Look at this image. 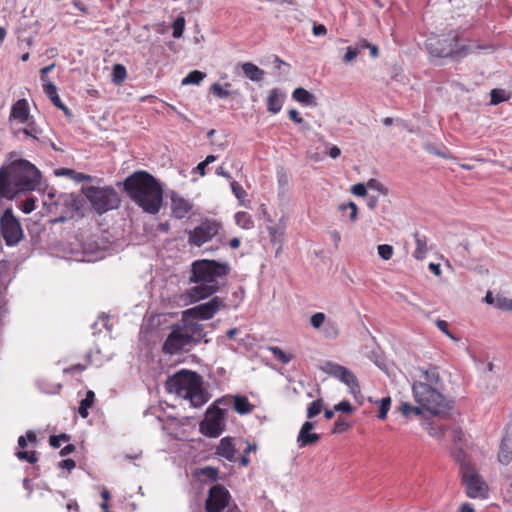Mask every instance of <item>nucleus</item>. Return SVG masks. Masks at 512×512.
<instances>
[{
    "label": "nucleus",
    "instance_id": "48",
    "mask_svg": "<svg viewBox=\"0 0 512 512\" xmlns=\"http://www.w3.org/2000/svg\"><path fill=\"white\" fill-rule=\"evenodd\" d=\"M348 428L349 424L343 418H338L334 423L333 433H342Z\"/></svg>",
    "mask_w": 512,
    "mask_h": 512
},
{
    "label": "nucleus",
    "instance_id": "22",
    "mask_svg": "<svg viewBox=\"0 0 512 512\" xmlns=\"http://www.w3.org/2000/svg\"><path fill=\"white\" fill-rule=\"evenodd\" d=\"M413 236H414L416 247H415L414 251L412 252V256L416 260L422 261L426 258L427 254L430 250V247L428 245L429 239L426 235H423L419 232H415Z\"/></svg>",
    "mask_w": 512,
    "mask_h": 512
},
{
    "label": "nucleus",
    "instance_id": "49",
    "mask_svg": "<svg viewBox=\"0 0 512 512\" xmlns=\"http://www.w3.org/2000/svg\"><path fill=\"white\" fill-rule=\"evenodd\" d=\"M201 474L210 480H216L218 477V470L213 467H204L201 469Z\"/></svg>",
    "mask_w": 512,
    "mask_h": 512
},
{
    "label": "nucleus",
    "instance_id": "10",
    "mask_svg": "<svg viewBox=\"0 0 512 512\" xmlns=\"http://www.w3.org/2000/svg\"><path fill=\"white\" fill-rule=\"evenodd\" d=\"M225 429V410L212 406L207 409L204 420L200 423V431L207 437H218Z\"/></svg>",
    "mask_w": 512,
    "mask_h": 512
},
{
    "label": "nucleus",
    "instance_id": "20",
    "mask_svg": "<svg viewBox=\"0 0 512 512\" xmlns=\"http://www.w3.org/2000/svg\"><path fill=\"white\" fill-rule=\"evenodd\" d=\"M10 121L17 120L20 123H26L29 120V106L25 99L16 101L11 108Z\"/></svg>",
    "mask_w": 512,
    "mask_h": 512
},
{
    "label": "nucleus",
    "instance_id": "34",
    "mask_svg": "<svg viewBox=\"0 0 512 512\" xmlns=\"http://www.w3.org/2000/svg\"><path fill=\"white\" fill-rule=\"evenodd\" d=\"M454 456H455L456 461L460 465L461 475L463 474L464 470H466V468L467 469H472L473 468L471 463H470V460H469L468 456L462 450V448L457 449V451H455V455Z\"/></svg>",
    "mask_w": 512,
    "mask_h": 512
},
{
    "label": "nucleus",
    "instance_id": "29",
    "mask_svg": "<svg viewBox=\"0 0 512 512\" xmlns=\"http://www.w3.org/2000/svg\"><path fill=\"white\" fill-rule=\"evenodd\" d=\"M322 333L326 339H336L340 334L338 323L334 320L328 319L322 328Z\"/></svg>",
    "mask_w": 512,
    "mask_h": 512
},
{
    "label": "nucleus",
    "instance_id": "15",
    "mask_svg": "<svg viewBox=\"0 0 512 512\" xmlns=\"http://www.w3.org/2000/svg\"><path fill=\"white\" fill-rule=\"evenodd\" d=\"M27 441L29 443H31L32 445L36 444L37 438H36V434L34 431L29 430L26 432L25 436H20L18 438V447L21 450H18L15 453V455L21 461H26L30 464H34L37 462L38 458H37L36 452L34 450H32V451L25 450V448L27 447Z\"/></svg>",
    "mask_w": 512,
    "mask_h": 512
},
{
    "label": "nucleus",
    "instance_id": "47",
    "mask_svg": "<svg viewBox=\"0 0 512 512\" xmlns=\"http://www.w3.org/2000/svg\"><path fill=\"white\" fill-rule=\"evenodd\" d=\"M367 189L374 190L378 193L386 194L387 191L384 186L376 179H370L367 184Z\"/></svg>",
    "mask_w": 512,
    "mask_h": 512
},
{
    "label": "nucleus",
    "instance_id": "60",
    "mask_svg": "<svg viewBox=\"0 0 512 512\" xmlns=\"http://www.w3.org/2000/svg\"><path fill=\"white\" fill-rule=\"evenodd\" d=\"M312 31L315 36H324L327 33V29L323 24H314Z\"/></svg>",
    "mask_w": 512,
    "mask_h": 512
},
{
    "label": "nucleus",
    "instance_id": "37",
    "mask_svg": "<svg viewBox=\"0 0 512 512\" xmlns=\"http://www.w3.org/2000/svg\"><path fill=\"white\" fill-rule=\"evenodd\" d=\"M401 413L405 416V417H409L411 414H414L416 416H419L422 414V409L421 407L419 406H414L408 402H403L401 403L400 407H399Z\"/></svg>",
    "mask_w": 512,
    "mask_h": 512
},
{
    "label": "nucleus",
    "instance_id": "12",
    "mask_svg": "<svg viewBox=\"0 0 512 512\" xmlns=\"http://www.w3.org/2000/svg\"><path fill=\"white\" fill-rule=\"evenodd\" d=\"M220 224L213 220L201 222L197 227L189 232L188 241L190 244L200 247L210 241L219 232Z\"/></svg>",
    "mask_w": 512,
    "mask_h": 512
},
{
    "label": "nucleus",
    "instance_id": "33",
    "mask_svg": "<svg viewBox=\"0 0 512 512\" xmlns=\"http://www.w3.org/2000/svg\"><path fill=\"white\" fill-rule=\"evenodd\" d=\"M127 77V71L124 65L115 64L112 68V81L115 84L122 83Z\"/></svg>",
    "mask_w": 512,
    "mask_h": 512
},
{
    "label": "nucleus",
    "instance_id": "3",
    "mask_svg": "<svg viewBox=\"0 0 512 512\" xmlns=\"http://www.w3.org/2000/svg\"><path fill=\"white\" fill-rule=\"evenodd\" d=\"M205 336L204 325L190 323L181 315L180 320L170 326L162 350L169 355L188 352L201 343Z\"/></svg>",
    "mask_w": 512,
    "mask_h": 512
},
{
    "label": "nucleus",
    "instance_id": "27",
    "mask_svg": "<svg viewBox=\"0 0 512 512\" xmlns=\"http://www.w3.org/2000/svg\"><path fill=\"white\" fill-rule=\"evenodd\" d=\"M244 75L251 81L259 82L264 77V71L253 63L247 62L242 65Z\"/></svg>",
    "mask_w": 512,
    "mask_h": 512
},
{
    "label": "nucleus",
    "instance_id": "38",
    "mask_svg": "<svg viewBox=\"0 0 512 512\" xmlns=\"http://www.w3.org/2000/svg\"><path fill=\"white\" fill-rule=\"evenodd\" d=\"M173 32L172 35L174 38H180L183 35L185 28V18L182 15H179L173 22L172 25Z\"/></svg>",
    "mask_w": 512,
    "mask_h": 512
},
{
    "label": "nucleus",
    "instance_id": "36",
    "mask_svg": "<svg viewBox=\"0 0 512 512\" xmlns=\"http://www.w3.org/2000/svg\"><path fill=\"white\" fill-rule=\"evenodd\" d=\"M268 350L274 355V357L282 364H288L292 360V355L284 352L277 346H269Z\"/></svg>",
    "mask_w": 512,
    "mask_h": 512
},
{
    "label": "nucleus",
    "instance_id": "6",
    "mask_svg": "<svg viewBox=\"0 0 512 512\" xmlns=\"http://www.w3.org/2000/svg\"><path fill=\"white\" fill-rule=\"evenodd\" d=\"M82 193L99 215L117 209L120 205L119 194L112 187L88 186L82 188Z\"/></svg>",
    "mask_w": 512,
    "mask_h": 512
},
{
    "label": "nucleus",
    "instance_id": "43",
    "mask_svg": "<svg viewBox=\"0 0 512 512\" xmlns=\"http://www.w3.org/2000/svg\"><path fill=\"white\" fill-rule=\"evenodd\" d=\"M377 251H378V255L383 260H390L394 253L393 246H391L389 244L378 245Z\"/></svg>",
    "mask_w": 512,
    "mask_h": 512
},
{
    "label": "nucleus",
    "instance_id": "55",
    "mask_svg": "<svg viewBox=\"0 0 512 512\" xmlns=\"http://www.w3.org/2000/svg\"><path fill=\"white\" fill-rule=\"evenodd\" d=\"M424 149L430 154H434L441 157H446L445 153L441 152L440 149H438L434 144L432 143H425Z\"/></svg>",
    "mask_w": 512,
    "mask_h": 512
},
{
    "label": "nucleus",
    "instance_id": "56",
    "mask_svg": "<svg viewBox=\"0 0 512 512\" xmlns=\"http://www.w3.org/2000/svg\"><path fill=\"white\" fill-rule=\"evenodd\" d=\"M55 67V64H51V65H48L46 67H43L41 70H40V73H41V76H40V79L42 81L43 84L45 83H52L51 81H49L48 77H47V74L49 72H51L53 70V68Z\"/></svg>",
    "mask_w": 512,
    "mask_h": 512
},
{
    "label": "nucleus",
    "instance_id": "4",
    "mask_svg": "<svg viewBox=\"0 0 512 512\" xmlns=\"http://www.w3.org/2000/svg\"><path fill=\"white\" fill-rule=\"evenodd\" d=\"M166 389L190 401L193 407H200L208 401L202 388V378L194 371L181 370L169 377Z\"/></svg>",
    "mask_w": 512,
    "mask_h": 512
},
{
    "label": "nucleus",
    "instance_id": "45",
    "mask_svg": "<svg viewBox=\"0 0 512 512\" xmlns=\"http://www.w3.org/2000/svg\"><path fill=\"white\" fill-rule=\"evenodd\" d=\"M490 96V103L492 105H498L499 103L506 100L505 92L503 90L493 89L491 90Z\"/></svg>",
    "mask_w": 512,
    "mask_h": 512
},
{
    "label": "nucleus",
    "instance_id": "63",
    "mask_svg": "<svg viewBox=\"0 0 512 512\" xmlns=\"http://www.w3.org/2000/svg\"><path fill=\"white\" fill-rule=\"evenodd\" d=\"M362 47L368 48L370 50V55L373 58H376L378 56V48L374 44H371V43H369V42L364 40L363 43H362Z\"/></svg>",
    "mask_w": 512,
    "mask_h": 512
},
{
    "label": "nucleus",
    "instance_id": "30",
    "mask_svg": "<svg viewBox=\"0 0 512 512\" xmlns=\"http://www.w3.org/2000/svg\"><path fill=\"white\" fill-rule=\"evenodd\" d=\"M95 400V394L93 391L89 390L86 393V397L81 400L80 406L78 409V413L82 418H87L89 413L88 409L91 408Z\"/></svg>",
    "mask_w": 512,
    "mask_h": 512
},
{
    "label": "nucleus",
    "instance_id": "28",
    "mask_svg": "<svg viewBox=\"0 0 512 512\" xmlns=\"http://www.w3.org/2000/svg\"><path fill=\"white\" fill-rule=\"evenodd\" d=\"M233 407L234 410L241 415L248 414L253 409V405L249 402L248 398L241 395L233 397Z\"/></svg>",
    "mask_w": 512,
    "mask_h": 512
},
{
    "label": "nucleus",
    "instance_id": "1",
    "mask_svg": "<svg viewBox=\"0 0 512 512\" xmlns=\"http://www.w3.org/2000/svg\"><path fill=\"white\" fill-rule=\"evenodd\" d=\"M230 266L227 262L201 259L191 265L189 281L195 286L186 292L190 302L196 303L204 300L220 289L219 279L228 275Z\"/></svg>",
    "mask_w": 512,
    "mask_h": 512
},
{
    "label": "nucleus",
    "instance_id": "18",
    "mask_svg": "<svg viewBox=\"0 0 512 512\" xmlns=\"http://www.w3.org/2000/svg\"><path fill=\"white\" fill-rule=\"evenodd\" d=\"M313 428L314 423L310 421H305L302 424V427L297 437V443L300 448L308 446L310 444H314L319 440V435L311 432Z\"/></svg>",
    "mask_w": 512,
    "mask_h": 512
},
{
    "label": "nucleus",
    "instance_id": "16",
    "mask_svg": "<svg viewBox=\"0 0 512 512\" xmlns=\"http://www.w3.org/2000/svg\"><path fill=\"white\" fill-rule=\"evenodd\" d=\"M215 453L220 458H223L229 462H236L238 460L236 455L237 443H234V440L231 437H224L217 445Z\"/></svg>",
    "mask_w": 512,
    "mask_h": 512
},
{
    "label": "nucleus",
    "instance_id": "52",
    "mask_svg": "<svg viewBox=\"0 0 512 512\" xmlns=\"http://www.w3.org/2000/svg\"><path fill=\"white\" fill-rule=\"evenodd\" d=\"M351 191L354 195L363 197L367 194V186L363 183H357L352 187Z\"/></svg>",
    "mask_w": 512,
    "mask_h": 512
},
{
    "label": "nucleus",
    "instance_id": "50",
    "mask_svg": "<svg viewBox=\"0 0 512 512\" xmlns=\"http://www.w3.org/2000/svg\"><path fill=\"white\" fill-rule=\"evenodd\" d=\"M334 410L338 412L352 413L353 407L348 401H341L334 406Z\"/></svg>",
    "mask_w": 512,
    "mask_h": 512
},
{
    "label": "nucleus",
    "instance_id": "14",
    "mask_svg": "<svg viewBox=\"0 0 512 512\" xmlns=\"http://www.w3.org/2000/svg\"><path fill=\"white\" fill-rule=\"evenodd\" d=\"M229 497L225 487L221 485L211 487L205 503L207 512H221L228 505Z\"/></svg>",
    "mask_w": 512,
    "mask_h": 512
},
{
    "label": "nucleus",
    "instance_id": "54",
    "mask_svg": "<svg viewBox=\"0 0 512 512\" xmlns=\"http://www.w3.org/2000/svg\"><path fill=\"white\" fill-rule=\"evenodd\" d=\"M452 437L455 444L465 441V433L460 428H454L452 430Z\"/></svg>",
    "mask_w": 512,
    "mask_h": 512
},
{
    "label": "nucleus",
    "instance_id": "32",
    "mask_svg": "<svg viewBox=\"0 0 512 512\" xmlns=\"http://www.w3.org/2000/svg\"><path fill=\"white\" fill-rule=\"evenodd\" d=\"M235 221L239 227L246 230H249L254 227V221L247 212H237L235 214Z\"/></svg>",
    "mask_w": 512,
    "mask_h": 512
},
{
    "label": "nucleus",
    "instance_id": "9",
    "mask_svg": "<svg viewBox=\"0 0 512 512\" xmlns=\"http://www.w3.org/2000/svg\"><path fill=\"white\" fill-rule=\"evenodd\" d=\"M0 233L8 246L17 245L23 237L20 222L11 208L5 209L0 218Z\"/></svg>",
    "mask_w": 512,
    "mask_h": 512
},
{
    "label": "nucleus",
    "instance_id": "23",
    "mask_svg": "<svg viewBox=\"0 0 512 512\" xmlns=\"http://www.w3.org/2000/svg\"><path fill=\"white\" fill-rule=\"evenodd\" d=\"M285 95L277 88L272 89L267 98L268 111L277 114L283 106Z\"/></svg>",
    "mask_w": 512,
    "mask_h": 512
},
{
    "label": "nucleus",
    "instance_id": "51",
    "mask_svg": "<svg viewBox=\"0 0 512 512\" xmlns=\"http://www.w3.org/2000/svg\"><path fill=\"white\" fill-rule=\"evenodd\" d=\"M68 436L66 434H61L59 436H51L49 439V443L54 448H59L61 446L62 441H67Z\"/></svg>",
    "mask_w": 512,
    "mask_h": 512
},
{
    "label": "nucleus",
    "instance_id": "25",
    "mask_svg": "<svg viewBox=\"0 0 512 512\" xmlns=\"http://www.w3.org/2000/svg\"><path fill=\"white\" fill-rule=\"evenodd\" d=\"M21 133L39 143H44L46 140V137L42 135V130L34 123H28L26 127L15 131L16 136H19Z\"/></svg>",
    "mask_w": 512,
    "mask_h": 512
},
{
    "label": "nucleus",
    "instance_id": "24",
    "mask_svg": "<svg viewBox=\"0 0 512 512\" xmlns=\"http://www.w3.org/2000/svg\"><path fill=\"white\" fill-rule=\"evenodd\" d=\"M43 91L57 108L61 109L66 115L70 114L69 109L58 95L57 87L53 83L43 84Z\"/></svg>",
    "mask_w": 512,
    "mask_h": 512
},
{
    "label": "nucleus",
    "instance_id": "41",
    "mask_svg": "<svg viewBox=\"0 0 512 512\" xmlns=\"http://www.w3.org/2000/svg\"><path fill=\"white\" fill-rule=\"evenodd\" d=\"M322 406H323L322 399H317L315 401H312L307 408V417L309 419L314 418L316 415H318L321 412Z\"/></svg>",
    "mask_w": 512,
    "mask_h": 512
},
{
    "label": "nucleus",
    "instance_id": "59",
    "mask_svg": "<svg viewBox=\"0 0 512 512\" xmlns=\"http://www.w3.org/2000/svg\"><path fill=\"white\" fill-rule=\"evenodd\" d=\"M428 433L432 437L441 438L444 436V430L441 427H434L433 425L430 426L428 429Z\"/></svg>",
    "mask_w": 512,
    "mask_h": 512
},
{
    "label": "nucleus",
    "instance_id": "53",
    "mask_svg": "<svg viewBox=\"0 0 512 512\" xmlns=\"http://www.w3.org/2000/svg\"><path fill=\"white\" fill-rule=\"evenodd\" d=\"M358 55V50L352 47H348L345 55L343 56V61L345 63H349L353 61Z\"/></svg>",
    "mask_w": 512,
    "mask_h": 512
},
{
    "label": "nucleus",
    "instance_id": "58",
    "mask_svg": "<svg viewBox=\"0 0 512 512\" xmlns=\"http://www.w3.org/2000/svg\"><path fill=\"white\" fill-rule=\"evenodd\" d=\"M73 180H75L77 183L83 182V181H91L92 177L90 175H86L80 172L74 171L72 177Z\"/></svg>",
    "mask_w": 512,
    "mask_h": 512
},
{
    "label": "nucleus",
    "instance_id": "42",
    "mask_svg": "<svg viewBox=\"0 0 512 512\" xmlns=\"http://www.w3.org/2000/svg\"><path fill=\"white\" fill-rule=\"evenodd\" d=\"M327 320L324 313L317 312L311 316L310 324L314 329H320L321 327L323 328Z\"/></svg>",
    "mask_w": 512,
    "mask_h": 512
},
{
    "label": "nucleus",
    "instance_id": "13",
    "mask_svg": "<svg viewBox=\"0 0 512 512\" xmlns=\"http://www.w3.org/2000/svg\"><path fill=\"white\" fill-rule=\"evenodd\" d=\"M323 371L343 382L352 392L359 388L356 376L344 366L333 362H326L323 366Z\"/></svg>",
    "mask_w": 512,
    "mask_h": 512
},
{
    "label": "nucleus",
    "instance_id": "17",
    "mask_svg": "<svg viewBox=\"0 0 512 512\" xmlns=\"http://www.w3.org/2000/svg\"><path fill=\"white\" fill-rule=\"evenodd\" d=\"M192 205L185 198L173 194L171 196V210L173 217L177 219H183L191 211Z\"/></svg>",
    "mask_w": 512,
    "mask_h": 512
},
{
    "label": "nucleus",
    "instance_id": "19",
    "mask_svg": "<svg viewBox=\"0 0 512 512\" xmlns=\"http://www.w3.org/2000/svg\"><path fill=\"white\" fill-rule=\"evenodd\" d=\"M498 461L503 465H508L512 461V432H506L502 437Z\"/></svg>",
    "mask_w": 512,
    "mask_h": 512
},
{
    "label": "nucleus",
    "instance_id": "8",
    "mask_svg": "<svg viewBox=\"0 0 512 512\" xmlns=\"http://www.w3.org/2000/svg\"><path fill=\"white\" fill-rule=\"evenodd\" d=\"M224 306V300L215 296L206 303L184 310L181 315L190 323L200 324V320L213 318Z\"/></svg>",
    "mask_w": 512,
    "mask_h": 512
},
{
    "label": "nucleus",
    "instance_id": "5",
    "mask_svg": "<svg viewBox=\"0 0 512 512\" xmlns=\"http://www.w3.org/2000/svg\"><path fill=\"white\" fill-rule=\"evenodd\" d=\"M414 400L433 415H440L447 409V403L440 388L427 383L414 382L412 385Z\"/></svg>",
    "mask_w": 512,
    "mask_h": 512
},
{
    "label": "nucleus",
    "instance_id": "57",
    "mask_svg": "<svg viewBox=\"0 0 512 512\" xmlns=\"http://www.w3.org/2000/svg\"><path fill=\"white\" fill-rule=\"evenodd\" d=\"M35 209V200L33 198H28L23 203V212L28 214L31 213Z\"/></svg>",
    "mask_w": 512,
    "mask_h": 512
},
{
    "label": "nucleus",
    "instance_id": "44",
    "mask_svg": "<svg viewBox=\"0 0 512 512\" xmlns=\"http://www.w3.org/2000/svg\"><path fill=\"white\" fill-rule=\"evenodd\" d=\"M496 308L504 311H512V299L504 296H496Z\"/></svg>",
    "mask_w": 512,
    "mask_h": 512
},
{
    "label": "nucleus",
    "instance_id": "39",
    "mask_svg": "<svg viewBox=\"0 0 512 512\" xmlns=\"http://www.w3.org/2000/svg\"><path fill=\"white\" fill-rule=\"evenodd\" d=\"M375 403L379 404V414H378L379 419H381V420L386 419L387 413L391 406V398L389 396L384 397L380 401H375Z\"/></svg>",
    "mask_w": 512,
    "mask_h": 512
},
{
    "label": "nucleus",
    "instance_id": "64",
    "mask_svg": "<svg viewBox=\"0 0 512 512\" xmlns=\"http://www.w3.org/2000/svg\"><path fill=\"white\" fill-rule=\"evenodd\" d=\"M378 205V195H369L367 199V206L369 209L373 210Z\"/></svg>",
    "mask_w": 512,
    "mask_h": 512
},
{
    "label": "nucleus",
    "instance_id": "2",
    "mask_svg": "<svg viewBox=\"0 0 512 512\" xmlns=\"http://www.w3.org/2000/svg\"><path fill=\"white\" fill-rule=\"evenodd\" d=\"M124 189L128 196L144 212L156 214L163 202V187L151 174L138 171L130 175L124 181Z\"/></svg>",
    "mask_w": 512,
    "mask_h": 512
},
{
    "label": "nucleus",
    "instance_id": "61",
    "mask_svg": "<svg viewBox=\"0 0 512 512\" xmlns=\"http://www.w3.org/2000/svg\"><path fill=\"white\" fill-rule=\"evenodd\" d=\"M289 118L296 124H304L303 119L299 116V113L295 109H291L288 112Z\"/></svg>",
    "mask_w": 512,
    "mask_h": 512
},
{
    "label": "nucleus",
    "instance_id": "31",
    "mask_svg": "<svg viewBox=\"0 0 512 512\" xmlns=\"http://www.w3.org/2000/svg\"><path fill=\"white\" fill-rule=\"evenodd\" d=\"M206 74L199 70H193L189 72L181 81L183 86L186 85H198L201 81L204 80Z\"/></svg>",
    "mask_w": 512,
    "mask_h": 512
},
{
    "label": "nucleus",
    "instance_id": "46",
    "mask_svg": "<svg viewBox=\"0 0 512 512\" xmlns=\"http://www.w3.org/2000/svg\"><path fill=\"white\" fill-rule=\"evenodd\" d=\"M231 190L238 200H242L246 196V191L236 181L230 183Z\"/></svg>",
    "mask_w": 512,
    "mask_h": 512
},
{
    "label": "nucleus",
    "instance_id": "62",
    "mask_svg": "<svg viewBox=\"0 0 512 512\" xmlns=\"http://www.w3.org/2000/svg\"><path fill=\"white\" fill-rule=\"evenodd\" d=\"M436 326L439 330H441L443 333H445L450 338H453L450 332L448 331V323L445 320H437Z\"/></svg>",
    "mask_w": 512,
    "mask_h": 512
},
{
    "label": "nucleus",
    "instance_id": "21",
    "mask_svg": "<svg viewBox=\"0 0 512 512\" xmlns=\"http://www.w3.org/2000/svg\"><path fill=\"white\" fill-rule=\"evenodd\" d=\"M418 372L419 379L415 382H424L429 384V386H436L437 388L441 387V378L436 367L430 366L427 369L419 368Z\"/></svg>",
    "mask_w": 512,
    "mask_h": 512
},
{
    "label": "nucleus",
    "instance_id": "7",
    "mask_svg": "<svg viewBox=\"0 0 512 512\" xmlns=\"http://www.w3.org/2000/svg\"><path fill=\"white\" fill-rule=\"evenodd\" d=\"M427 48L429 53L436 57H452L459 59L465 57L470 52L467 45H458V36L453 35L447 38H431L428 40Z\"/></svg>",
    "mask_w": 512,
    "mask_h": 512
},
{
    "label": "nucleus",
    "instance_id": "40",
    "mask_svg": "<svg viewBox=\"0 0 512 512\" xmlns=\"http://www.w3.org/2000/svg\"><path fill=\"white\" fill-rule=\"evenodd\" d=\"M338 209L342 212H345L346 210L349 209L350 210V212L348 214L349 219L351 221L356 220L358 209H357V205L354 202L350 201L348 203H341V204H339Z\"/></svg>",
    "mask_w": 512,
    "mask_h": 512
},
{
    "label": "nucleus",
    "instance_id": "11",
    "mask_svg": "<svg viewBox=\"0 0 512 512\" xmlns=\"http://www.w3.org/2000/svg\"><path fill=\"white\" fill-rule=\"evenodd\" d=\"M462 480L470 498L485 499L488 496V486L474 468L464 470Z\"/></svg>",
    "mask_w": 512,
    "mask_h": 512
},
{
    "label": "nucleus",
    "instance_id": "35",
    "mask_svg": "<svg viewBox=\"0 0 512 512\" xmlns=\"http://www.w3.org/2000/svg\"><path fill=\"white\" fill-rule=\"evenodd\" d=\"M230 87H231L230 83H226L225 86H222L218 83H214L210 89L214 96H216L220 99H225L230 96V90L228 89Z\"/></svg>",
    "mask_w": 512,
    "mask_h": 512
},
{
    "label": "nucleus",
    "instance_id": "26",
    "mask_svg": "<svg viewBox=\"0 0 512 512\" xmlns=\"http://www.w3.org/2000/svg\"><path fill=\"white\" fill-rule=\"evenodd\" d=\"M292 97L297 102L305 106H315V96L304 88H296L293 91Z\"/></svg>",
    "mask_w": 512,
    "mask_h": 512
}]
</instances>
